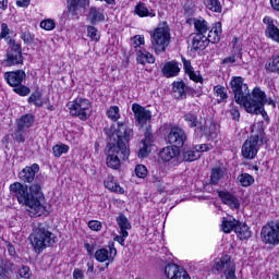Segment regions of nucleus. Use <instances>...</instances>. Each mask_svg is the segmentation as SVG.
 <instances>
[{"label":"nucleus","mask_w":279,"mask_h":279,"mask_svg":"<svg viewBox=\"0 0 279 279\" xmlns=\"http://www.w3.org/2000/svg\"><path fill=\"white\" fill-rule=\"evenodd\" d=\"M130 136H132V129L123 122H118L114 126L112 141L107 145V166L110 169H119L121 160L130 158Z\"/></svg>","instance_id":"nucleus-1"},{"label":"nucleus","mask_w":279,"mask_h":279,"mask_svg":"<svg viewBox=\"0 0 279 279\" xmlns=\"http://www.w3.org/2000/svg\"><path fill=\"white\" fill-rule=\"evenodd\" d=\"M10 193L13 197H16L19 204H23L34 210V215H40L45 210V206L39 204L37 199L34 198L33 194H29L27 185L20 182H14L10 185Z\"/></svg>","instance_id":"nucleus-2"},{"label":"nucleus","mask_w":279,"mask_h":279,"mask_svg":"<svg viewBox=\"0 0 279 279\" xmlns=\"http://www.w3.org/2000/svg\"><path fill=\"white\" fill-rule=\"evenodd\" d=\"M31 245L36 254H43L47 247L56 243V235L45 228V225L38 223L34 227L29 235Z\"/></svg>","instance_id":"nucleus-3"},{"label":"nucleus","mask_w":279,"mask_h":279,"mask_svg":"<svg viewBox=\"0 0 279 279\" xmlns=\"http://www.w3.org/2000/svg\"><path fill=\"white\" fill-rule=\"evenodd\" d=\"M151 48L155 53L160 54L167 51L169 44L171 43V29L167 23L160 24L151 34H150Z\"/></svg>","instance_id":"nucleus-4"},{"label":"nucleus","mask_w":279,"mask_h":279,"mask_svg":"<svg viewBox=\"0 0 279 279\" xmlns=\"http://www.w3.org/2000/svg\"><path fill=\"white\" fill-rule=\"evenodd\" d=\"M264 101L265 92L258 87H255L253 89V99L246 100L244 102V108L250 114H262L263 119L267 121L269 116L267 114V111H265V107H263Z\"/></svg>","instance_id":"nucleus-5"},{"label":"nucleus","mask_w":279,"mask_h":279,"mask_svg":"<svg viewBox=\"0 0 279 279\" xmlns=\"http://www.w3.org/2000/svg\"><path fill=\"white\" fill-rule=\"evenodd\" d=\"M245 80L241 76H233L231 78V90L234 93V99L236 104L245 107V101L254 99V92L250 95V87L244 83Z\"/></svg>","instance_id":"nucleus-6"},{"label":"nucleus","mask_w":279,"mask_h":279,"mask_svg":"<svg viewBox=\"0 0 279 279\" xmlns=\"http://www.w3.org/2000/svg\"><path fill=\"white\" fill-rule=\"evenodd\" d=\"M68 108L72 117H77L81 121H86L90 117V100L86 98H76L68 102Z\"/></svg>","instance_id":"nucleus-7"},{"label":"nucleus","mask_w":279,"mask_h":279,"mask_svg":"<svg viewBox=\"0 0 279 279\" xmlns=\"http://www.w3.org/2000/svg\"><path fill=\"white\" fill-rule=\"evenodd\" d=\"M263 145V133L251 135L242 146V156L246 160H254Z\"/></svg>","instance_id":"nucleus-8"},{"label":"nucleus","mask_w":279,"mask_h":279,"mask_svg":"<svg viewBox=\"0 0 279 279\" xmlns=\"http://www.w3.org/2000/svg\"><path fill=\"white\" fill-rule=\"evenodd\" d=\"M262 241L266 245H279V221H270L262 228Z\"/></svg>","instance_id":"nucleus-9"},{"label":"nucleus","mask_w":279,"mask_h":279,"mask_svg":"<svg viewBox=\"0 0 279 279\" xmlns=\"http://www.w3.org/2000/svg\"><path fill=\"white\" fill-rule=\"evenodd\" d=\"M214 267L216 271H223L226 279H236V266L232 263L230 255L216 259Z\"/></svg>","instance_id":"nucleus-10"},{"label":"nucleus","mask_w":279,"mask_h":279,"mask_svg":"<svg viewBox=\"0 0 279 279\" xmlns=\"http://www.w3.org/2000/svg\"><path fill=\"white\" fill-rule=\"evenodd\" d=\"M168 143L178 149L184 147V143H186V132L177 126L172 128L168 134Z\"/></svg>","instance_id":"nucleus-11"},{"label":"nucleus","mask_w":279,"mask_h":279,"mask_svg":"<svg viewBox=\"0 0 279 279\" xmlns=\"http://www.w3.org/2000/svg\"><path fill=\"white\" fill-rule=\"evenodd\" d=\"M94 256L98 263H107L106 269H108L110 263H114V256H117V248H112L110 246L108 248L102 247L97 250Z\"/></svg>","instance_id":"nucleus-12"},{"label":"nucleus","mask_w":279,"mask_h":279,"mask_svg":"<svg viewBox=\"0 0 279 279\" xmlns=\"http://www.w3.org/2000/svg\"><path fill=\"white\" fill-rule=\"evenodd\" d=\"M7 64L14 66L15 64H23V53L19 44H11L7 52Z\"/></svg>","instance_id":"nucleus-13"},{"label":"nucleus","mask_w":279,"mask_h":279,"mask_svg":"<svg viewBox=\"0 0 279 279\" xmlns=\"http://www.w3.org/2000/svg\"><path fill=\"white\" fill-rule=\"evenodd\" d=\"M132 112L134 113L135 121H137L140 125H145L147 121H151V111L140 104L132 105Z\"/></svg>","instance_id":"nucleus-14"},{"label":"nucleus","mask_w":279,"mask_h":279,"mask_svg":"<svg viewBox=\"0 0 279 279\" xmlns=\"http://www.w3.org/2000/svg\"><path fill=\"white\" fill-rule=\"evenodd\" d=\"M165 275L169 279H191L189 272L175 264H168L165 268Z\"/></svg>","instance_id":"nucleus-15"},{"label":"nucleus","mask_w":279,"mask_h":279,"mask_svg":"<svg viewBox=\"0 0 279 279\" xmlns=\"http://www.w3.org/2000/svg\"><path fill=\"white\" fill-rule=\"evenodd\" d=\"M263 23L266 25V37L279 45V28L274 24V19L271 16H265Z\"/></svg>","instance_id":"nucleus-16"},{"label":"nucleus","mask_w":279,"mask_h":279,"mask_svg":"<svg viewBox=\"0 0 279 279\" xmlns=\"http://www.w3.org/2000/svg\"><path fill=\"white\" fill-rule=\"evenodd\" d=\"M26 74L23 70H17L15 72H5L4 80L9 84L15 88L16 86H21L23 84V80H25Z\"/></svg>","instance_id":"nucleus-17"},{"label":"nucleus","mask_w":279,"mask_h":279,"mask_svg":"<svg viewBox=\"0 0 279 279\" xmlns=\"http://www.w3.org/2000/svg\"><path fill=\"white\" fill-rule=\"evenodd\" d=\"M161 160L165 162H178L180 158V148L175 146H167L159 153Z\"/></svg>","instance_id":"nucleus-18"},{"label":"nucleus","mask_w":279,"mask_h":279,"mask_svg":"<svg viewBox=\"0 0 279 279\" xmlns=\"http://www.w3.org/2000/svg\"><path fill=\"white\" fill-rule=\"evenodd\" d=\"M40 171V166L34 163L32 167L24 168L20 173L19 178L22 182H34V178H36V173Z\"/></svg>","instance_id":"nucleus-19"},{"label":"nucleus","mask_w":279,"mask_h":279,"mask_svg":"<svg viewBox=\"0 0 279 279\" xmlns=\"http://www.w3.org/2000/svg\"><path fill=\"white\" fill-rule=\"evenodd\" d=\"M161 73L165 77H178L180 73V63H178V61L166 62Z\"/></svg>","instance_id":"nucleus-20"},{"label":"nucleus","mask_w":279,"mask_h":279,"mask_svg":"<svg viewBox=\"0 0 279 279\" xmlns=\"http://www.w3.org/2000/svg\"><path fill=\"white\" fill-rule=\"evenodd\" d=\"M183 119L187 123L189 128H198L199 130L205 132L204 123H202V121L197 117V112L190 111L184 114Z\"/></svg>","instance_id":"nucleus-21"},{"label":"nucleus","mask_w":279,"mask_h":279,"mask_svg":"<svg viewBox=\"0 0 279 279\" xmlns=\"http://www.w3.org/2000/svg\"><path fill=\"white\" fill-rule=\"evenodd\" d=\"M218 196L220 197L221 202H223L230 208H239V206H241L239 198L229 192L219 191Z\"/></svg>","instance_id":"nucleus-22"},{"label":"nucleus","mask_w":279,"mask_h":279,"mask_svg":"<svg viewBox=\"0 0 279 279\" xmlns=\"http://www.w3.org/2000/svg\"><path fill=\"white\" fill-rule=\"evenodd\" d=\"M14 264L8 259H0V279H11Z\"/></svg>","instance_id":"nucleus-23"},{"label":"nucleus","mask_w":279,"mask_h":279,"mask_svg":"<svg viewBox=\"0 0 279 279\" xmlns=\"http://www.w3.org/2000/svg\"><path fill=\"white\" fill-rule=\"evenodd\" d=\"M221 23H216L213 28L208 32L206 38H207V43H211L213 45H216L217 43H219L221 40Z\"/></svg>","instance_id":"nucleus-24"},{"label":"nucleus","mask_w":279,"mask_h":279,"mask_svg":"<svg viewBox=\"0 0 279 279\" xmlns=\"http://www.w3.org/2000/svg\"><path fill=\"white\" fill-rule=\"evenodd\" d=\"M104 21H106L104 10L95 7L89 9V22L92 23V25H97L98 23H101Z\"/></svg>","instance_id":"nucleus-25"},{"label":"nucleus","mask_w":279,"mask_h":279,"mask_svg":"<svg viewBox=\"0 0 279 279\" xmlns=\"http://www.w3.org/2000/svg\"><path fill=\"white\" fill-rule=\"evenodd\" d=\"M238 226H239V221L233 217L223 218L221 223V230L226 234H230L232 230H234V232L236 231Z\"/></svg>","instance_id":"nucleus-26"},{"label":"nucleus","mask_w":279,"mask_h":279,"mask_svg":"<svg viewBox=\"0 0 279 279\" xmlns=\"http://www.w3.org/2000/svg\"><path fill=\"white\" fill-rule=\"evenodd\" d=\"M235 234H238L241 241H245L252 236V231L250 227L245 223L238 222V227L235 228Z\"/></svg>","instance_id":"nucleus-27"},{"label":"nucleus","mask_w":279,"mask_h":279,"mask_svg":"<svg viewBox=\"0 0 279 279\" xmlns=\"http://www.w3.org/2000/svg\"><path fill=\"white\" fill-rule=\"evenodd\" d=\"M209 45L208 39L206 38V35H198L196 34L193 37V41H192V46L193 49H195V51H197V49H206L207 46Z\"/></svg>","instance_id":"nucleus-28"},{"label":"nucleus","mask_w":279,"mask_h":279,"mask_svg":"<svg viewBox=\"0 0 279 279\" xmlns=\"http://www.w3.org/2000/svg\"><path fill=\"white\" fill-rule=\"evenodd\" d=\"M34 125V114L26 113L17 120L19 130H26L27 128H32Z\"/></svg>","instance_id":"nucleus-29"},{"label":"nucleus","mask_w":279,"mask_h":279,"mask_svg":"<svg viewBox=\"0 0 279 279\" xmlns=\"http://www.w3.org/2000/svg\"><path fill=\"white\" fill-rule=\"evenodd\" d=\"M137 62L138 64H154L156 58L150 52L140 50L137 51Z\"/></svg>","instance_id":"nucleus-30"},{"label":"nucleus","mask_w":279,"mask_h":279,"mask_svg":"<svg viewBox=\"0 0 279 279\" xmlns=\"http://www.w3.org/2000/svg\"><path fill=\"white\" fill-rule=\"evenodd\" d=\"M214 95L217 99V104H223L228 100V90L221 85L214 87Z\"/></svg>","instance_id":"nucleus-31"},{"label":"nucleus","mask_w":279,"mask_h":279,"mask_svg":"<svg viewBox=\"0 0 279 279\" xmlns=\"http://www.w3.org/2000/svg\"><path fill=\"white\" fill-rule=\"evenodd\" d=\"M105 186L111 191V193H119V195H123V193H125V190L121 187V185H119V183H117L113 178H108L105 181Z\"/></svg>","instance_id":"nucleus-32"},{"label":"nucleus","mask_w":279,"mask_h":279,"mask_svg":"<svg viewBox=\"0 0 279 279\" xmlns=\"http://www.w3.org/2000/svg\"><path fill=\"white\" fill-rule=\"evenodd\" d=\"M194 27L198 35L206 36V34L208 32V22H206V20H204L202 17L196 19V20H194Z\"/></svg>","instance_id":"nucleus-33"},{"label":"nucleus","mask_w":279,"mask_h":279,"mask_svg":"<svg viewBox=\"0 0 279 279\" xmlns=\"http://www.w3.org/2000/svg\"><path fill=\"white\" fill-rule=\"evenodd\" d=\"M266 70L270 73H277L279 75V56H272L269 61L266 63Z\"/></svg>","instance_id":"nucleus-34"},{"label":"nucleus","mask_w":279,"mask_h":279,"mask_svg":"<svg viewBox=\"0 0 279 279\" xmlns=\"http://www.w3.org/2000/svg\"><path fill=\"white\" fill-rule=\"evenodd\" d=\"M223 175H226V171L221 168H214L210 174V184L217 185L221 180H223Z\"/></svg>","instance_id":"nucleus-35"},{"label":"nucleus","mask_w":279,"mask_h":279,"mask_svg":"<svg viewBox=\"0 0 279 279\" xmlns=\"http://www.w3.org/2000/svg\"><path fill=\"white\" fill-rule=\"evenodd\" d=\"M135 14H138L142 19L145 16L154 19V16H156V12H154V10L149 11V9H147V7H145L143 3H140L135 7Z\"/></svg>","instance_id":"nucleus-36"},{"label":"nucleus","mask_w":279,"mask_h":279,"mask_svg":"<svg viewBox=\"0 0 279 279\" xmlns=\"http://www.w3.org/2000/svg\"><path fill=\"white\" fill-rule=\"evenodd\" d=\"M151 140L149 138V135L146 134L145 140L142 141L143 147L138 150V158H147L149 156L150 151V145Z\"/></svg>","instance_id":"nucleus-37"},{"label":"nucleus","mask_w":279,"mask_h":279,"mask_svg":"<svg viewBox=\"0 0 279 279\" xmlns=\"http://www.w3.org/2000/svg\"><path fill=\"white\" fill-rule=\"evenodd\" d=\"M28 193L29 195H34V199H36L39 204H43V186H40V183H34L31 185Z\"/></svg>","instance_id":"nucleus-38"},{"label":"nucleus","mask_w":279,"mask_h":279,"mask_svg":"<svg viewBox=\"0 0 279 279\" xmlns=\"http://www.w3.org/2000/svg\"><path fill=\"white\" fill-rule=\"evenodd\" d=\"M186 88V85L184 84V82H174L173 83V93H174V97H177V99H180V97H186V90L184 89Z\"/></svg>","instance_id":"nucleus-39"},{"label":"nucleus","mask_w":279,"mask_h":279,"mask_svg":"<svg viewBox=\"0 0 279 279\" xmlns=\"http://www.w3.org/2000/svg\"><path fill=\"white\" fill-rule=\"evenodd\" d=\"M28 104H33L36 108H43V94L40 92H35L28 97Z\"/></svg>","instance_id":"nucleus-40"},{"label":"nucleus","mask_w":279,"mask_h":279,"mask_svg":"<svg viewBox=\"0 0 279 279\" xmlns=\"http://www.w3.org/2000/svg\"><path fill=\"white\" fill-rule=\"evenodd\" d=\"M82 0H68V12L72 14V16H77V12L82 7Z\"/></svg>","instance_id":"nucleus-41"},{"label":"nucleus","mask_w":279,"mask_h":279,"mask_svg":"<svg viewBox=\"0 0 279 279\" xmlns=\"http://www.w3.org/2000/svg\"><path fill=\"white\" fill-rule=\"evenodd\" d=\"M201 158V155L197 153V150L193 149H185L183 150V160L186 162H194V160H198Z\"/></svg>","instance_id":"nucleus-42"},{"label":"nucleus","mask_w":279,"mask_h":279,"mask_svg":"<svg viewBox=\"0 0 279 279\" xmlns=\"http://www.w3.org/2000/svg\"><path fill=\"white\" fill-rule=\"evenodd\" d=\"M203 3L211 12H221V2L219 0H203Z\"/></svg>","instance_id":"nucleus-43"},{"label":"nucleus","mask_w":279,"mask_h":279,"mask_svg":"<svg viewBox=\"0 0 279 279\" xmlns=\"http://www.w3.org/2000/svg\"><path fill=\"white\" fill-rule=\"evenodd\" d=\"M117 223L120 228V232H123V231L128 232L132 228V225H130V221L123 215H121L117 218Z\"/></svg>","instance_id":"nucleus-44"},{"label":"nucleus","mask_w":279,"mask_h":279,"mask_svg":"<svg viewBox=\"0 0 279 279\" xmlns=\"http://www.w3.org/2000/svg\"><path fill=\"white\" fill-rule=\"evenodd\" d=\"M238 182H240L241 186H252L254 184V177L250 173H242L238 177Z\"/></svg>","instance_id":"nucleus-45"},{"label":"nucleus","mask_w":279,"mask_h":279,"mask_svg":"<svg viewBox=\"0 0 279 279\" xmlns=\"http://www.w3.org/2000/svg\"><path fill=\"white\" fill-rule=\"evenodd\" d=\"M69 151V146L66 144H57L52 147V153L56 158H60L62 154H66Z\"/></svg>","instance_id":"nucleus-46"},{"label":"nucleus","mask_w":279,"mask_h":279,"mask_svg":"<svg viewBox=\"0 0 279 279\" xmlns=\"http://www.w3.org/2000/svg\"><path fill=\"white\" fill-rule=\"evenodd\" d=\"M108 119H111V121H119L121 119V113H119V108L117 106H112L107 111Z\"/></svg>","instance_id":"nucleus-47"},{"label":"nucleus","mask_w":279,"mask_h":279,"mask_svg":"<svg viewBox=\"0 0 279 279\" xmlns=\"http://www.w3.org/2000/svg\"><path fill=\"white\" fill-rule=\"evenodd\" d=\"M40 27L46 32H51L52 29H56V22L51 19L44 20L40 22Z\"/></svg>","instance_id":"nucleus-48"},{"label":"nucleus","mask_w":279,"mask_h":279,"mask_svg":"<svg viewBox=\"0 0 279 279\" xmlns=\"http://www.w3.org/2000/svg\"><path fill=\"white\" fill-rule=\"evenodd\" d=\"M14 93H16L17 95H21V97H27V95H29L32 90L29 89V87L20 84L14 87Z\"/></svg>","instance_id":"nucleus-49"},{"label":"nucleus","mask_w":279,"mask_h":279,"mask_svg":"<svg viewBox=\"0 0 279 279\" xmlns=\"http://www.w3.org/2000/svg\"><path fill=\"white\" fill-rule=\"evenodd\" d=\"M135 175L137 178H147V167L143 166V165H137L135 167Z\"/></svg>","instance_id":"nucleus-50"},{"label":"nucleus","mask_w":279,"mask_h":279,"mask_svg":"<svg viewBox=\"0 0 279 279\" xmlns=\"http://www.w3.org/2000/svg\"><path fill=\"white\" fill-rule=\"evenodd\" d=\"M126 236H130L128 231H120V235H117L113 241H117L120 245H124Z\"/></svg>","instance_id":"nucleus-51"},{"label":"nucleus","mask_w":279,"mask_h":279,"mask_svg":"<svg viewBox=\"0 0 279 279\" xmlns=\"http://www.w3.org/2000/svg\"><path fill=\"white\" fill-rule=\"evenodd\" d=\"M19 274L21 278L29 279L32 277V270H29V267L23 266L20 270Z\"/></svg>","instance_id":"nucleus-52"},{"label":"nucleus","mask_w":279,"mask_h":279,"mask_svg":"<svg viewBox=\"0 0 279 279\" xmlns=\"http://www.w3.org/2000/svg\"><path fill=\"white\" fill-rule=\"evenodd\" d=\"M194 149L197 154H199L201 151H210V149H213V146L210 144H199L194 146Z\"/></svg>","instance_id":"nucleus-53"},{"label":"nucleus","mask_w":279,"mask_h":279,"mask_svg":"<svg viewBox=\"0 0 279 279\" xmlns=\"http://www.w3.org/2000/svg\"><path fill=\"white\" fill-rule=\"evenodd\" d=\"M88 228L90 230H94L95 232H99V230H101L102 226L101 222L98 220H92L88 222Z\"/></svg>","instance_id":"nucleus-54"},{"label":"nucleus","mask_w":279,"mask_h":279,"mask_svg":"<svg viewBox=\"0 0 279 279\" xmlns=\"http://www.w3.org/2000/svg\"><path fill=\"white\" fill-rule=\"evenodd\" d=\"M141 45H145V36L143 35H136L133 37V46L141 47Z\"/></svg>","instance_id":"nucleus-55"},{"label":"nucleus","mask_w":279,"mask_h":279,"mask_svg":"<svg viewBox=\"0 0 279 279\" xmlns=\"http://www.w3.org/2000/svg\"><path fill=\"white\" fill-rule=\"evenodd\" d=\"M87 34L92 40H99V35H97V28L94 26H88L87 27Z\"/></svg>","instance_id":"nucleus-56"},{"label":"nucleus","mask_w":279,"mask_h":279,"mask_svg":"<svg viewBox=\"0 0 279 279\" xmlns=\"http://www.w3.org/2000/svg\"><path fill=\"white\" fill-rule=\"evenodd\" d=\"M182 63H183V69L187 75V73L192 72L194 69H193V65H191V61L190 60H186V58L182 57Z\"/></svg>","instance_id":"nucleus-57"},{"label":"nucleus","mask_w":279,"mask_h":279,"mask_svg":"<svg viewBox=\"0 0 279 279\" xmlns=\"http://www.w3.org/2000/svg\"><path fill=\"white\" fill-rule=\"evenodd\" d=\"M187 75L193 82H202V75H199V72H195V70L187 72Z\"/></svg>","instance_id":"nucleus-58"},{"label":"nucleus","mask_w":279,"mask_h":279,"mask_svg":"<svg viewBox=\"0 0 279 279\" xmlns=\"http://www.w3.org/2000/svg\"><path fill=\"white\" fill-rule=\"evenodd\" d=\"M8 36H10V28L8 27V24L2 23L0 38H8Z\"/></svg>","instance_id":"nucleus-59"},{"label":"nucleus","mask_w":279,"mask_h":279,"mask_svg":"<svg viewBox=\"0 0 279 279\" xmlns=\"http://www.w3.org/2000/svg\"><path fill=\"white\" fill-rule=\"evenodd\" d=\"M15 141L17 143H25V134H23V130L19 129L15 131Z\"/></svg>","instance_id":"nucleus-60"},{"label":"nucleus","mask_w":279,"mask_h":279,"mask_svg":"<svg viewBox=\"0 0 279 279\" xmlns=\"http://www.w3.org/2000/svg\"><path fill=\"white\" fill-rule=\"evenodd\" d=\"M21 38H22V40H24V43H27V44L34 41V35L29 32L22 33Z\"/></svg>","instance_id":"nucleus-61"},{"label":"nucleus","mask_w":279,"mask_h":279,"mask_svg":"<svg viewBox=\"0 0 279 279\" xmlns=\"http://www.w3.org/2000/svg\"><path fill=\"white\" fill-rule=\"evenodd\" d=\"M153 182L155 184V186L159 187V191H162L165 189V186H162V184H165V182L162 181V177H154L153 178Z\"/></svg>","instance_id":"nucleus-62"},{"label":"nucleus","mask_w":279,"mask_h":279,"mask_svg":"<svg viewBox=\"0 0 279 279\" xmlns=\"http://www.w3.org/2000/svg\"><path fill=\"white\" fill-rule=\"evenodd\" d=\"M230 116L232 117L233 121H239L241 113L239 112V109L232 108L230 109Z\"/></svg>","instance_id":"nucleus-63"},{"label":"nucleus","mask_w":279,"mask_h":279,"mask_svg":"<svg viewBox=\"0 0 279 279\" xmlns=\"http://www.w3.org/2000/svg\"><path fill=\"white\" fill-rule=\"evenodd\" d=\"M234 62H236V56L234 54L222 60V64H234Z\"/></svg>","instance_id":"nucleus-64"}]
</instances>
